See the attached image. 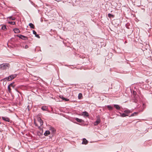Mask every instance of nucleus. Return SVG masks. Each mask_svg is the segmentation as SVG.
Returning <instances> with one entry per match:
<instances>
[{
	"label": "nucleus",
	"mask_w": 152,
	"mask_h": 152,
	"mask_svg": "<svg viewBox=\"0 0 152 152\" xmlns=\"http://www.w3.org/2000/svg\"><path fill=\"white\" fill-rule=\"evenodd\" d=\"M13 31H14L15 33H19L20 31L19 30V29H18L17 28H15L14 29Z\"/></svg>",
	"instance_id": "obj_12"
},
{
	"label": "nucleus",
	"mask_w": 152,
	"mask_h": 152,
	"mask_svg": "<svg viewBox=\"0 0 152 152\" xmlns=\"http://www.w3.org/2000/svg\"><path fill=\"white\" fill-rule=\"evenodd\" d=\"M114 106L117 110H119L120 108L118 104H114Z\"/></svg>",
	"instance_id": "obj_13"
},
{
	"label": "nucleus",
	"mask_w": 152,
	"mask_h": 152,
	"mask_svg": "<svg viewBox=\"0 0 152 152\" xmlns=\"http://www.w3.org/2000/svg\"><path fill=\"white\" fill-rule=\"evenodd\" d=\"M10 67V65L8 63H4L0 65V69L2 70L8 69Z\"/></svg>",
	"instance_id": "obj_3"
},
{
	"label": "nucleus",
	"mask_w": 152,
	"mask_h": 152,
	"mask_svg": "<svg viewBox=\"0 0 152 152\" xmlns=\"http://www.w3.org/2000/svg\"><path fill=\"white\" fill-rule=\"evenodd\" d=\"M1 28L3 30H5L6 29V26H2Z\"/></svg>",
	"instance_id": "obj_25"
},
{
	"label": "nucleus",
	"mask_w": 152,
	"mask_h": 152,
	"mask_svg": "<svg viewBox=\"0 0 152 152\" xmlns=\"http://www.w3.org/2000/svg\"><path fill=\"white\" fill-rule=\"evenodd\" d=\"M8 23L10 24H11V25H14L15 24V22H10V21H9L8 22Z\"/></svg>",
	"instance_id": "obj_21"
},
{
	"label": "nucleus",
	"mask_w": 152,
	"mask_h": 152,
	"mask_svg": "<svg viewBox=\"0 0 152 152\" xmlns=\"http://www.w3.org/2000/svg\"><path fill=\"white\" fill-rule=\"evenodd\" d=\"M108 17L109 18H114V15H112L110 14L109 13L108 14Z\"/></svg>",
	"instance_id": "obj_16"
},
{
	"label": "nucleus",
	"mask_w": 152,
	"mask_h": 152,
	"mask_svg": "<svg viewBox=\"0 0 152 152\" xmlns=\"http://www.w3.org/2000/svg\"><path fill=\"white\" fill-rule=\"evenodd\" d=\"M13 83H11L9 86H10V87H13L14 86H13Z\"/></svg>",
	"instance_id": "obj_28"
},
{
	"label": "nucleus",
	"mask_w": 152,
	"mask_h": 152,
	"mask_svg": "<svg viewBox=\"0 0 152 152\" xmlns=\"http://www.w3.org/2000/svg\"><path fill=\"white\" fill-rule=\"evenodd\" d=\"M35 36L36 37H37L38 38H40V37L39 36V35L38 34H36V35H35Z\"/></svg>",
	"instance_id": "obj_30"
},
{
	"label": "nucleus",
	"mask_w": 152,
	"mask_h": 152,
	"mask_svg": "<svg viewBox=\"0 0 152 152\" xmlns=\"http://www.w3.org/2000/svg\"><path fill=\"white\" fill-rule=\"evenodd\" d=\"M88 141L86 139L83 138V139L82 144L86 145L88 143Z\"/></svg>",
	"instance_id": "obj_10"
},
{
	"label": "nucleus",
	"mask_w": 152,
	"mask_h": 152,
	"mask_svg": "<svg viewBox=\"0 0 152 152\" xmlns=\"http://www.w3.org/2000/svg\"><path fill=\"white\" fill-rule=\"evenodd\" d=\"M107 107L110 110H111L113 109V107H112L111 105H107Z\"/></svg>",
	"instance_id": "obj_17"
},
{
	"label": "nucleus",
	"mask_w": 152,
	"mask_h": 152,
	"mask_svg": "<svg viewBox=\"0 0 152 152\" xmlns=\"http://www.w3.org/2000/svg\"><path fill=\"white\" fill-rule=\"evenodd\" d=\"M2 119L3 120L7 122L10 121L9 119L7 117H2Z\"/></svg>",
	"instance_id": "obj_9"
},
{
	"label": "nucleus",
	"mask_w": 152,
	"mask_h": 152,
	"mask_svg": "<svg viewBox=\"0 0 152 152\" xmlns=\"http://www.w3.org/2000/svg\"><path fill=\"white\" fill-rule=\"evenodd\" d=\"M44 134L45 136H48V130H46L45 131V132Z\"/></svg>",
	"instance_id": "obj_26"
},
{
	"label": "nucleus",
	"mask_w": 152,
	"mask_h": 152,
	"mask_svg": "<svg viewBox=\"0 0 152 152\" xmlns=\"http://www.w3.org/2000/svg\"><path fill=\"white\" fill-rule=\"evenodd\" d=\"M8 18H9L10 19H11L12 20H15V18L14 17H12V16H10Z\"/></svg>",
	"instance_id": "obj_20"
},
{
	"label": "nucleus",
	"mask_w": 152,
	"mask_h": 152,
	"mask_svg": "<svg viewBox=\"0 0 152 152\" xmlns=\"http://www.w3.org/2000/svg\"><path fill=\"white\" fill-rule=\"evenodd\" d=\"M8 91H9V92H10V93L11 92V88H10V86H8Z\"/></svg>",
	"instance_id": "obj_23"
},
{
	"label": "nucleus",
	"mask_w": 152,
	"mask_h": 152,
	"mask_svg": "<svg viewBox=\"0 0 152 152\" xmlns=\"http://www.w3.org/2000/svg\"><path fill=\"white\" fill-rule=\"evenodd\" d=\"M29 26L31 28L34 29V25L32 23H30L29 24Z\"/></svg>",
	"instance_id": "obj_14"
},
{
	"label": "nucleus",
	"mask_w": 152,
	"mask_h": 152,
	"mask_svg": "<svg viewBox=\"0 0 152 152\" xmlns=\"http://www.w3.org/2000/svg\"><path fill=\"white\" fill-rule=\"evenodd\" d=\"M62 99H63V100H64L65 101H68L69 100V99L65 98L64 97H62Z\"/></svg>",
	"instance_id": "obj_22"
},
{
	"label": "nucleus",
	"mask_w": 152,
	"mask_h": 152,
	"mask_svg": "<svg viewBox=\"0 0 152 152\" xmlns=\"http://www.w3.org/2000/svg\"><path fill=\"white\" fill-rule=\"evenodd\" d=\"M124 112L126 114H128L130 113V111L129 110H125L124 111Z\"/></svg>",
	"instance_id": "obj_19"
},
{
	"label": "nucleus",
	"mask_w": 152,
	"mask_h": 152,
	"mask_svg": "<svg viewBox=\"0 0 152 152\" xmlns=\"http://www.w3.org/2000/svg\"><path fill=\"white\" fill-rule=\"evenodd\" d=\"M33 34H35V35L37 34V32L34 30L33 31Z\"/></svg>",
	"instance_id": "obj_29"
},
{
	"label": "nucleus",
	"mask_w": 152,
	"mask_h": 152,
	"mask_svg": "<svg viewBox=\"0 0 152 152\" xmlns=\"http://www.w3.org/2000/svg\"><path fill=\"white\" fill-rule=\"evenodd\" d=\"M137 114V113L134 112L131 115V116H133L135 115H136Z\"/></svg>",
	"instance_id": "obj_24"
},
{
	"label": "nucleus",
	"mask_w": 152,
	"mask_h": 152,
	"mask_svg": "<svg viewBox=\"0 0 152 152\" xmlns=\"http://www.w3.org/2000/svg\"><path fill=\"white\" fill-rule=\"evenodd\" d=\"M56 130L53 127L50 126L49 128V130H48V135L49 137V141L52 140V137L53 136L54 134L55 133Z\"/></svg>",
	"instance_id": "obj_1"
},
{
	"label": "nucleus",
	"mask_w": 152,
	"mask_h": 152,
	"mask_svg": "<svg viewBox=\"0 0 152 152\" xmlns=\"http://www.w3.org/2000/svg\"><path fill=\"white\" fill-rule=\"evenodd\" d=\"M34 123L35 126H37L39 129L40 127L43 125V121L40 118H39L37 119V121L36 122L34 121Z\"/></svg>",
	"instance_id": "obj_2"
},
{
	"label": "nucleus",
	"mask_w": 152,
	"mask_h": 152,
	"mask_svg": "<svg viewBox=\"0 0 152 152\" xmlns=\"http://www.w3.org/2000/svg\"><path fill=\"white\" fill-rule=\"evenodd\" d=\"M120 113L121 114L120 116L122 117H125L128 115L125 113L121 114V113Z\"/></svg>",
	"instance_id": "obj_15"
},
{
	"label": "nucleus",
	"mask_w": 152,
	"mask_h": 152,
	"mask_svg": "<svg viewBox=\"0 0 152 152\" xmlns=\"http://www.w3.org/2000/svg\"><path fill=\"white\" fill-rule=\"evenodd\" d=\"M41 109L43 111H48V107L45 106H43L41 107Z\"/></svg>",
	"instance_id": "obj_8"
},
{
	"label": "nucleus",
	"mask_w": 152,
	"mask_h": 152,
	"mask_svg": "<svg viewBox=\"0 0 152 152\" xmlns=\"http://www.w3.org/2000/svg\"><path fill=\"white\" fill-rule=\"evenodd\" d=\"M82 94L81 93H80L78 94V98L79 99H81L82 98Z\"/></svg>",
	"instance_id": "obj_18"
},
{
	"label": "nucleus",
	"mask_w": 152,
	"mask_h": 152,
	"mask_svg": "<svg viewBox=\"0 0 152 152\" xmlns=\"http://www.w3.org/2000/svg\"><path fill=\"white\" fill-rule=\"evenodd\" d=\"M75 119L77 122L79 123H82L83 121V120L82 119H79L78 118H76Z\"/></svg>",
	"instance_id": "obj_11"
},
{
	"label": "nucleus",
	"mask_w": 152,
	"mask_h": 152,
	"mask_svg": "<svg viewBox=\"0 0 152 152\" xmlns=\"http://www.w3.org/2000/svg\"><path fill=\"white\" fill-rule=\"evenodd\" d=\"M82 115L84 117H88L89 116L88 113L86 111H84L82 113Z\"/></svg>",
	"instance_id": "obj_7"
},
{
	"label": "nucleus",
	"mask_w": 152,
	"mask_h": 152,
	"mask_svg": "<svg viewBox=\"0 0 152 152\" xmlns=\"http://www.w3.org/2000/svg\"><path fill=\"white\" fill-rule=\"evenodd\" d=\"M16 76L17 75L16 74L12 75L7 77H6L5 79L8 81L11 80L15 78Z\"/></svg>",
	"instance_id": "obj_4"
},
{
	"label": "nucleus",
	"mask_w": 152,
	"mask_h": 152,
	"mask_svg": "<svg viewBox=\"0 0 152 152\" xmlns=\"http://www.w3.org/2000/svg\"><path fill=\"white\" fill-rule=\"evenodd\" d=\"M17 36L22 39L25 40H27L28 39V38L27 37L21 34L18 35Z\"/></svg>",
	"instance_id": "obj_6"
},
{
	"label": "nucleus",
	"mask_w": 152,
	"mask_h": 152,
	"mask_svg": "<svg viewBox=\"0 0 152 152\" xmlns=\"http://www.w3.org/2000/svg\"><path fill=\"white\" fill-rule=\"evenodd\" d=\"M100 122L101 120L100 118L99 117H98L97 118L96 121L94 122V126H97L100 123Z\"/></svg>",
	"instance_id": "obj_5"
},
{
	"label": "nucleus",
	"mask_w": 152,
	"mask_h": 152,
	"mask_svg": "<svg viewBox=\"0 0 152 152\" xmlns=\"http://www.w3.org/2000/svg\"><path fill=\"white\" fill-rule=\"evenodd\" d=\"M23 47L25 49H27L28 48V46L27 45H26L25 47L23 46Z\"/></svg>",
	"instance_id": "obj_27"
}]
</instances>
